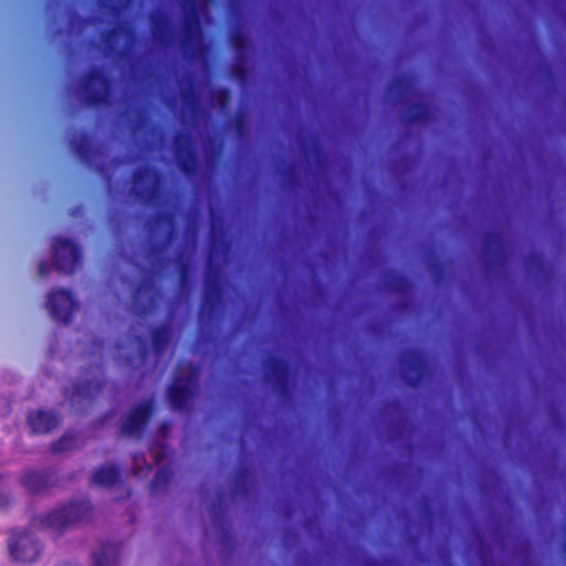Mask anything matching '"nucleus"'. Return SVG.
<instances>
[{
	"instance_id": "1",
	"label": "nucleus",
	"mask_w": 566,
	"mask_h": 566,
	"mask_svg": "<svg viewBox=\"0 0 566 566\" xmlns=\"http://www.w3.org/2000/svg\"><path fill=\"white\" fill-rule=\"evenodd\" d=\"M148 232V249L146 260L151 274H159L175 264L179 272V282L181 286L188 284L190 274V256L180 250L175 260L167 256V252L177 235L176 220L174 212L158 211L146 222Z\"/></svg>"
},
{
	"instance_id": "2",
	"label": "nucleus",
	"mask_w": 566,
	"mask_h": 566,
	"mask_svg": "<svg viewBox=\"0 0 566 566\" xmlns=\"http://www.w3.org/2000/svg\"><path fill=\"white\" fill-rule=\"evenodd\" d=\"M92 514V505L87 500L71 501L38 517L39 524L52 532L63 533L70 526L87 521Z\"/></svg>"
},
{
	"instance_id": "3",
	"label": "nucleus",
	"mask_w": 566,
	"mask_h": 566,
	"mask_svg": "<svg viewBox=\"0 0 566 566\" xmlns=\"http://www.w3.org/2000/svg\"><path fill=\"white\" fill-rule=\"evenodd\" d=\"M222 303V276L219 265L213 264L212 250L208 259L203 277V296L199 311V321L203 325L216 318Z\"/></svg>"
},
{
	"instance_id": "4",
	"label": "nucleus",
	"mask_w": 566,
	"mask_h": 566,
	"mask_svg": "<svg viewBox=\"0 0 566 566\" xmlns=\"http://www.w3.org/2000/svg\"><path fill=\"white\" fill-rule=\"evenodd\" d=\"M179 4L182 10L180 48L186 57L192 60L202 51L200 11L205 8H199L196 0L179 1Z\"/></svg>"
},
{
	"instance_id": "5",
	"label": "nucleus",
	"mask_w": 566,
	"mask_h": 566,
	"mask_svg": "<svg viewBox=\"0 0 566 566\" xmlns=\"http://www.w3.org/2000/svg\"><path fill=\"white\" fill-rule=\"evenodd\" d=\"M76 93L88 106L108 105L112 83L102 70L92 69L80 80Z\"/></svg>"
},
{
	"instance_id": "6",
	"label": "nucleus",
	"mask_w": 566,
	"mask_h": 566,
	"mask_svg": "<svg viewBox=\"0 0 566 566\" xmlns=\"http://www.w3.org/2000/svg\"><path fill=\"white\" fill-rule=\"evenodd\" d=\"M163 178L160 172L151 167H138L133 175L132 192L146 205H156L161 199Z\"/></svg>"
},
{
	"instance_id": "7",
	"label": "nucleus",
	"mask_w": 566,
	"mask_h": 566,
	"mask_svg": "<svg viewBox=\"0 0 566 566\" xmlns=\"http://www.w3.org/2000/svg\"><path fill=\"white\" fill-rule=\"evenodd\" d=\"M198 384V369L192 364L188 365L185 377L176 375L168 388V401L171 410L182 411L187 408L189 400L196 392Z\"/></svg>"
},
{
	"instance_id": "8",
	"label": "nucleus",
	"mask_w": 566,
	"mask_h": 566,
	"mask_svg": "<svg viewBox=\"0 0 566 566\" xmlns=\"http://www.w3.org/2000/svg\"><path fill=\"white\" fill-rule=\"evenodd\" d=\"M105 56L124 57L136 44V33L127 23H119L101 34Z\"/></svg>"
},
{
	"instance_id": "9",
	"label": "nucleus",
	"mask_w": 566,
	"mask_h": 566,
	"mask_svg": "<svg viewBox=\"0 0 566 566\" xmlns=\"http://www.w3.org/2000/svg\"><path fill=\"white\" fill-rule=\"evenodd\" d=\"M402 380L411 386H419L428 375L429 363L419 349H407L399 357Z\"/></svg>"
},
{
	"instance_id": "10",
	"label": "nucleus",
	"mask_w": 566,
	"mask_h": 566,
	"mask_svg": "<svg viewBox=\"0 0 566 566\" xmlns=\"http://www.w3.org/2000/svg\"><path fill=\"white\" fill-rule=\"evenodd\" d=\"M70 146L73 153L85 164L94 166L96 171L103 175L107 181L111 177L107 176V169L102 157L104 156V147H94L91 138L86 134L74 135L70 140Z\"/></svg>"
},
{
	"instance_id": "11",
	"label": "nucleus",
	"mask_w": 566,
	"mask_h": 566,
	"mask_svg": "<svg viewBox=\"0 0 566 566\" xmlns=\"http://www.w3.org/2000/svg\"><path fill=\"white\" fill-rule=\"evenodd\" d=\"M161 292L151 276H146L133 293L132 310L138 316L151 314L161 300Z\"/></svg>"
},
{
	"instance_id": "12",
	"label": "nucleus",
	"mask_w": 566,
	"mask_h": 566,
	"mask_svg": "<svg viewBox=\"0 0 566 566\" xmlns=\"http://www.w3.org/2000/svg\"><path fill=\"white\" fill-rule=\"evenodd\" d=\"M53 263L59 272L72 274L81 265L80 248L69 239L57 238L52 245Z\"/></svg>"
},
{
	"instance_id": "13",
	"label": "nucleus",
	"mask_w": 566,
	"mask_h": 566,
	"mask_svg": "<svg viewBox=\"0 0 566 566\" xmlns=\"http://www.w3.org/2000/svg\"><path fill=\"white\" fill-rule=\"evenodd\" d=\"M46 307L54 321L69 324L74 312L77 310V303L71 291L56 289L49 293Z\"/></svg>"
},
{
	"instance_id": "14",
	"label": "nucleus",
	"mask_w": 566,
	"mask_h": 566,
	"mask_svg": "<svg viewBox=\"0 0 566 566\" xmlns=\"http://www.w3.org/2000/svg\"><path fill=\"white\" fill-rule=\"evenodd\" d=\"M172 150L179 169L186 176H193L198 170V160L191 135L182 132L177 133L172 139Z\"/></svg>"
},
{
	"instance_id": "15",
	"label": "nucleus",
	"mask_w": 566,
	"mask_h": 566,
	"mask_svg": "<svg viewBox=\"0 0 566 566\" xmlns=\"http://www.w3.org/2000/svg\"><path fill=\"white\" fill-rule=\"evenodd\" d=\"M104 385L101 367H96V374L91 379L77 381L72 390L65 389L64 396L73 408L82 409L83 402H91L102 390Z\"/></svg>"
},
{
	"instance_id": "16",
	"label": "nucleus",
	"mask_w": 566,
	"mask_h": 566,
	"mask_svg": "<svg viewBox=\"0 0 566 566\" xmlns=\"http://www.w3.org/2000/svg\"><path fill=\"white\" fill-rule=\"evenodd\" d=\"M8 546L10 556L22 564L34 563L41 553L40 542L31 532L12 535Z\"/></svg>"
},
{
	"instance_id": "17",
	"label": "nucleus",
	"mask_w": 566,
	"mask_h": 566,
	"mask_svg": "<svg viewBox=\"0 0 566 566\" xmlns=\"http://www.w3.org/2000/svg\"><path fill=\"white\" fill-rule=\"evenodd\" d=\"M154 401L151 399L142 401L130 409L122 420L120 434L128 438L142 437L148 420L151 417Z\"/></svg>"
},
{
	"instance_id": "18",
	"label": "nucleus",
	"mask_w": 566,
	"mask_h": 566,
	"mask_svg": "<svg viewBox=\"0 0 566 566\" xmlns=\"http://www.w3.org/2000/svg\"><path fill=\"white\" fill-rule=\"evenodd\" d=\"M56 470L48 468L44 470L29 469L23 471L20 481L22 486L32 494L42 493L56 484Z\"/></svg>"
},
{
	"instance_id": "19",
	"label": "nucleus",
	"mask_w": 566,
	"mask_h": 566,
	"mask_svg": "<svg viewBox=\"0 0 566 566\" xmlns=\"http://www.w3.org/2000/svg\"><path fill=\"white\" fill-rule=\"evenodd\" d=\"M386 95L397 104L409 103L419 95L417 82L409 74H400L388 83Z\"/></svg>"
},
{
	"instance_id": "20",
	"label": "nucleus",
	"mask_w": 566,
	"mask_h": 566,
	"mask_svg": "<svg viewBox=\"0 0 566 566\" xmlns=\"http://www.w3.org/2000/svg\"><path fill=\"white\" fill-rule=\"evenodd\" d=\"M265 377L273 382L281 396L289 394L290 388V368L283 359L271 356L264 361Z\"/></svg>"
},
{
	"instance_id": "21",
	"label": "nucleus",
	"mask_w": 566,
	"mask_h": 566,
	"mask_svg": "<svg viewBox=\"0 0 566 566\" xmlns=\"http://www.w3.org/2000/svg\"><path fill=\"white\" fill-rule=\"evenodd\" d=\"M62 417L53 409H38L28 413L27 421L33 433L45 434L54 430Z\"/></svg>"
},
{
	"instance_id": "22",
	"label": "nucleus",
	"mask_w": 566,
	"mask_h": 566,
	"mask_svg": "<svg viewBox=\"0 0 566 566\" xmlns=\"http://www.w3.org/2000/svg\"><path fill=\"white\" fill-rule=\"evenodd\" d=\"M484 255L486 262H496L500 265L506 260L503 238L497 232H489L484 238Z\"/></svg>"
},
{
	"instance_id": "23",
	"label": "nucleus",
	"mask_w": 566,
	"mask_h": 566,
	"mask_svg": "<svg viewBox=\"0 0 566 566\" xmlns=\"http://www.w3.org/2000/svg\"><path fill=\"white\" fill-rule=\"evenodd\" d=\"M231 42L237 51L233 73L237 77L243 80L245 77L244 53L248 48V39L242 31L235 30L231 33Z\"/></svg>"
},
{
	"instance_id": "24",
	"label": "nucleus",
	"mask_w": 566,
	"mask_h": 566,
	"mask_svg": "<svg viewBox=\"0 0 566 566\" xmlns=\"http://www.w3.org/2000/svg\"><path fill=\"white\" fill-rule=\"evenodd\" d=\"M119 557V545L102 543L98 551L93 553V566H116Z\"/></svg>"
},
{
	"instance_id": "25",
	"label": "nucleus",
	"mask_w": 566,
	"mask_h": 566,
	"mask_svg": "<svg viewBox=\"0 0 566 566\" xmlns=\"http://www.w3.org/2000/svg\"><path fill=\"white\" fill-rule=\"evenodd\" d=\"M150 25L153 36L161 42L169 43L172 39V28L170 21L164 14H151Z\"/></svg>"
},
{
	"instance_id": "26",
	"label": "nucleus",
	"mask_w": 566,
	"mask_h": 566,
	"mask_svg": "<svg viewBox=\"0 0 566 566\" xmlns=\"http://www.w3.org/2000/svg\"><path fill=\"white\" fill-rule=\"evenodd\" d=\"M431 117V106L427 102L413 103L402 114V122L411 125L416 123H426Z\"/></svg>"
},
{
	"instance_id": "27",
	"label": "nucleus",
	"mask_w": 566,
	"mask_h": 566,
	"mask_svg": "<svg viewBox=\"0 0 566 566\" xmlns=\"http://www.w3.org/2000/svg\"><path fill=\"white\" fill-rule=\"evenodd\" d=\"M171 327L169 324H163L151 331V345L156 355L164 353L171 340Z\"/></svg>"
},
{
	"instance_id": "28",
	"label": "nucleus",
	"mask_w": 566,
	"mask_h": 566,
	"mask_svg": "<svg viewBox=\"0 0 566 566\" xmlns=\"http://www.w3.org/2000/svg\"><path fill=\"white\" fill-rule=\"evenodd\" d=\"M119 479V470L115 465H103L92 474V483L99 486H112Z\"/></svg>"
},
{
	"instance_id": "29",
	"label": "nucleus",
	"mask_w": 566,
	"mask_h": 566,
	"mask_svg": "<svg viewBox=\"0 0 566 566\" xmlns=\"http://www.w3.org/2000/svg\"><path fill=\"white\" fill-rule=\"evenodd\" d=\"M180 96L184 105L190 111H195L198 107L199 98L191 76L182 78L180 83Z\"/></svg>"
},
{
	"instance_id": "30",
	"label": "nucleus",
	"mask_w": 566,
	"mask_h": 566,
	"mask_svg": "<svg viewBox=\"0 0 566 566\" xmlns=\"http://www.w3.org/2000/svg\"><path fill=\"white\" fill-rule=\"evenodd\" d=\"M384 285L395 293H405L410 289V282L403 275L396 272H388L384 276Z\"/></svg>"
},
{
	"instance_id": "31",
	"label": "nucleus",
	"mask_w": 566,
	"mask_h": 566,
	"mask_svg": "<svg viewBox=\"0 0 566 566\" xmlns=\"http://www.w3.org/2000/svg\"><path fill=\"white\" fill-rule=\"evenodd\" d=\"M171 476L172 472L169 468L164 467L158 469L150 483L151 493L157 494L161 490L166 489Z\"/></svg>"
},
{
	"instance_id": "32",
	"label": "nucleus",
	"mask_w": 566,
	"mask_h": 566,
	"mask_svg": "<svg viewBox=\"0 0 566 566\" xmlns=\"http://www.w3.org/2000/svg\"><path fill=\"white\" fill-rule=\"evenodd\" d=\"M78 444L77 436L66 432L51 446L52 453H62L75 449Z\"/></svg>"
},
{
	"instance_id": "33",
	"label": "nucleus",
	"mask_w": 566,
	"mask_h": 566,
	"mask_svg": "<svg viewBox=\"0 0 566 566\" xmlns=\"http://www.w3.org/2000/svg\"><path fill=\"white\" fill-rule=\"evenodd\" d=\"M132 470L135 474H147L151 471V465L146 461L143 453L134 454Z\"/></svg>"
},
{
	"instance_id": "34",
	"label": "nucleus",
	"mask_w": 566,
	"mask_h": 566,
	"mask_svg": "<svg viewBox=\"0 0 566 566\" xmlns=\"http://www.w3.org/2000/svg\"><path fill=\"white\" fill-rule=\"evenodd\" d=\"M210 101L213 106L223 109L227 107L229 103V93L227 90L223 88L214 90L211 93Z\"/></svg>"
},
{
	"instance_id": "35",
	"label": "nucleus",
	"mask_w": 566,
	"mask_h": 566,
	"mask_svg": "<svg viewBox=\"0 0 566 566\" xmlns=\"http://www.w3.org/2000/svg\"><path fill=\"white\" fill-rule=\"evenodd\" d=\"M98 2L101 7L117 13L126 9L132 3V0H98Z\"/></svg>"
},
{
	"instance_id": "36",
	"label": "nucleus",
	"mask_w": 566,
	"mask_h": 566,
	"mask_svg": "<svg viewBox=\"0 0 566 566\" xmlns=\"http://www.w3.org/2000/svg\"><path fill=\"white\" fill-rule=\"evenodd\" d=\"M150 451H151V453L155 458V462L157 464L163 462L168 457V448L166 447L165 443H158V444L154 446L150 449Z\"/></svg>"
},
{
	"instance_id": "37",
	"label": "nucleus",
	"mask_w": 566,
	"mask_h": 566,
	"mask_svg": "<svg viewBox=\"0 0 566 566\" xmlns=\"http://www.w3.org/2000/svg\"><path fill=\"white\" fill-rule=\"evenodd\" d=\"M11 411V400L7 396H0V417H6Z\"/></svg>"
},
{
	"instance_id": "38",
	"label": "nucleus",
	"mask_w": 566,
	"mask_h": 566,
	"mask_svg": "<svg viewBox=\"0 0 566 566\" xmlns=\"http://www.w3.org/2000/svg\"><path fill=\"white\" fill-rule=\"evenodd\" d=\"M50 273V264L46 261H42L39 264L40 276H45Z\"/></svg>"
},
{
	"instance_id": "39",
	"label": "nucleus",
	"mask_w": 566,
	"mask_h": 566,
	"mask_svg": "<svg viewBox=\"0 0 566 566\" xmlns=\"http://www.w3.org/2000/svg\"><path fill=\"white\" fill-rule=\"evenodd\" d=\"M235 127H237L239 134L243 133V127H244V118H243V116H237L235 117Z\"/></svg>"
},
{
	"instance_id": "40",
	"label": "nucleus",
	"mask_w": 566,
	"mask_h": 566,
	"mask_svg": "<svg viewBox=\"0 0 566 566\" xmlns=\"http://www.w3.org/2000/svg\"><path fill=\"white\" fill-rule=\"evenodd\" d=\"M284 179H285L286 181L294 182V172H293V167H289V168L284 171Z\"/></svg>"
},
{
	"instance_id": "41",
	"label": "nucleus",
	"mask_w": 566,
	"mask_h": 566,
	"mask_svg": "<svg viewBox=\"0 0 566 566\" xmlns=\"http://www.w3.org/2000/svg\"><path fill=\"white\" fill-rule=\"evenodd\" d=\"M248 476L247 472H239L234 479L235 485L239 484L240 480H245Z\"/></svg>"
},
{
	"instance_id": "42",
	"label": "nucleus",
	"mask_w": 566,
	"mask_h": 566,
	"mask_svg": "<svg viewBox=\"0 0 566 566\" xmlns=\"http://www.w3.org/2000/svg\"><path fill=\"white\" fill-rule=\"evenodd\" d=\"M214 237H216V229H214V227H212L211 233H210V241H211V243L213 242Z\"/></svg>"
},
{
	"instance_id": "43",
	"label": "nucleus",
	"mask_w": 566,
	"mask_h": 566,
	"mask_svg": "<svg viewBox=\"0 0 566 566\" xmlns=\"http://www.w3.org/2000/svg\"><path fill=\"white\" fill-rule=\"evenodd\" d=\"M122 164H123V161H122V160H119V159H116V160H113V161H112V165H113L114 167H117V166H119V165H122Z\"/></svg>"
},
{
	"instance_id": "44",
	"label": "nucleus",
	"mask_w": 566,
	"mask_h": 566,
	"mask_svg": "<svg viewBox=\"0 0 566 566\" xmlns=\"http://www.w3.org/2000/svg\"><path fill=\"white\" fill-rule=\"evenodd\" d=\"M563 548H564V552H565V554H566V538H565V542H564V544H563Z\"/></svg>"
},
{
	"instance_id": "45",
	"label": "nucleus",
	"mask_w": 566,
	"mask_h": 566,
	"mask_svg": "<svg viewBox=\"0 0 566 566\" xmlns=\"http://www.w3.org/2000/svg\"><path fill=\"white\" fill-rule=\"evenodd\" d=\"M217 520H218V516H217V514H214V515H213V521H214V523H217Z\"/></svg>"
},
{
	"instance_id": "46",
	"label": "nucleus",
	"mask_w": 566,
	"mask_h": 566,
	"mask_svg": "<svg viewBox=\"0 0 566 566\" xmlns=\"http://www.w3.org/2000/svg\"><path fill=\"white\" fill-rule=\"evenodd\" d=\"M205 2H207L208 0H203Z\"/></svg>"
}]
</instances>
